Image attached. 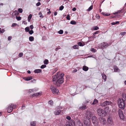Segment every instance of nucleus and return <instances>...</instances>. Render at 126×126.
I'll use <instances>...</instances> for the list:
<instances>
[{"mask_svg": "<svg viewBox=\"0 0 126 126\" xmlns=\"http://www.w3.org/2000/svg\"><path fill=\"white\" fill-rule=\"evenodd\" d=\"M64 74L62 73L60 75L59 73L58 72L56 75L53 76V81L54 84L58 86H59L63 81V77Z\"/></svg>", "mask_w": 126, "mask_h": 126, "instance_id": "nucleus-1", "label": "nucleus"}, {"mask_svg": "<svg viewBox=\"0 0 126 126\" xmlns=\"http://www.w3.org/2000/svg\"><path fill=\"white\" fill-rule=\"evenodd\" d=\"M118 104L119 107L121 109H124L125 107V103L124 100L121 98L118 100Z\"/></svg>", "mask_w": 126, "mask_h": 126, "instance_id": "nucleus-2", "label": "nucleus"}, {"mask_svg": "<svg viewBox=\"0 0 126 126\" xmlns=\"http://www.w3.org/2000/svg\"><path fill=\"white\" fill-rule=\"evenodd\" d=\"M97 114L100 116H106V113L103 109L101 108H99L97 109Z\"/></svg>", "mask_w": 126, "mask_h": 126, "instance_id": "nucleus-3", "label": "nucleus"}, {"mask_svg": "<svg viewBox=\"0 0 126 126\" xmlns=\"http://www.w3.org/2000/svg\"><path fill=\"white\" fill-rule=\"evenodd\" d=\"M92 121L94 126H98L99 122L96 117L93 116L92 118Z\"/></svg>", "mask_w": 126, "mask_h": 126, "instance_id": "nucleus-4", "label": "nucleus"}, {"mask_svg": "<svg viewBox=\"0 0 126 126\" xmlns=\"http://www.w3.org/2000/svg\"><path fill=\"white\" fill-rule=\"evenodd\" d=\"M83 123L85 126H90L91 122L90 119H88L84 118Z\"/></svg>", "mask_w": 126, "mask_h": 126, "instance_id": "nucleus-5", "label": "nucleus"}, {"mask_svg": "<svg viewBox=\"0 0 126 126\" xmlns=\"http://www.w3.org/2000/svg\"><path fill=\"white\" fill-rule=\"evenodd\" d=\"M16 107V106L14 104H11L10 105H9L7 108L8 112V113L11 112L13 109L15 108Z\"/></svg>", "mask_w": 126, "mask_h": 126, "instance_id": "nucleus-6", "label": "nucleus"}, {"mask_svg": "<svg viewBox=\"0 0 126 126\" xmlns=\"http://www.w3.org/2000/svg\"><path fill=\"white\" fill-rule=\"evenodd\" d=\"M93 115V114L91 111L89 110H87L86 113V117L85 118L88 119H90V118Z\"/></svg>", "mask_w": 126, "mask_h": 126, "instance_id": "nucleus-7", "label": "nucleus"}, {"mask_svg": "<svg viewBox=\"0 0 126 126\" xmlns=\"http://www.w3.org/2000/svg\"><path fill=\"white\" fill-rule=\"evenodd\" d=\"M100 123L103 125H105L106 123V121L105 118L100 117L98 118Z\"/></svg>", "mask_w": 126, "mask_h": 126, "instance_id": "nucleus-8", "label": "nucleus"}, {"mask_svg": "<svg viewBox=\"0 0 126 126\" xmlns=\"http://www.w3.org/2000/svg\"><path fill=\"white\" fill-rule=\"evenodd\" d=\"M51 89L53 94H58L59 90L56 89L55 87L52 86L51 87Z\"/></svg>", "mask_w": 126, "mask_h": 126, "instance_id": "nucleus-9", "label": "nucleus"}, {"mask_svg": "<svg viewBox=\"0 0 126 126\" xmlns=\"http://www.w3.org/2000/svg\"><path fill=\"white\" fill-rule=\"evenodd\" d=\"M112 103V102L110 101H107L101 103V106L103 107L111 104Z\"/></svg>", "mask_w": 126, "mask_h": 126, "instance_id": "nucleus-10", "label": "nucleus"}, {"mask_svg": "<svg viewBox=\"0 0 126 126\" xmlns=\"http://www.w3.org/2000/svg\"><path fill=\"white\" fill-rule=\"evenodd\" d=\"M109 46L108 43L105 42H103L100 44V46L102 49L106 48Z\"/></svg>", "mask_w": 126, "mask_h": 126, "instance_id": "nucleus-11", "label": "nucleus"}, {"mask_svg": "<svg viewBox=\"0 0 126 126\" xmlns=\"http://www.w3.org/2000/svg\"><path fill=\"white\" fill-rule=\"evenodd\" d=\"M119 115L120 118L122 119H124V117L123 113V111L120 109L118 110Z\"/></svg>", "mask_w": 126, "mask_h": 126, "instance_id": "nucleus-12", "label": "nucleus"}, {"mask_svg": "<svg viewBox=\"0 0 126 126\" xmlns=\"http://www.w3.org/2000/svg\"><path fill=\"white\" fill-rule=\"evenodd\" d=\"M107 121L108 123L110 126L112 125L113 124V121L112 118L110 116L108 117Z\"/></svg>", "mask_w": 126, "mask_h": 126, "instance_id": "nucleus-13", "label": "nucleus"}, {"mask_svg": "<svg viewBox=\"0 0 126 126\" xmlns=\"http://www.w3.org/2000/svg\"><path fill=\"white\" fill-rule=\"evenodd\" d=\"M122 99L124 101H126V94L125 93H123L122 94Z\"/></svg>", "mask_w": 126, "mask_h": 126, "instance_id": "nucleus-14", "label": "nucleus"}, {"mask_svg": "<svg viewBox=\"0 0 126 126\" xmlns=\"http://www.w3.org/2000/svg\"><path fill=\"white\" fill-rule=\"evenodd\" d=\"M89 68L88 67L86 66L85 65H84L83 66L82 69L84 71H86L88 70Z\"/></svg>", "mask_w": 126, "mask_h": 126, "instance_id": "nucleus-15", "label": "nucleus"}, {"mask_svg": "<svg viewBox=\"0 0 126 126\" xmlns=\"http://www.w3.org/2000/svg\"><path fill=\"white\" fill-rule=\"evenodd\" d=\"M61 110H55L54 112V114L56 115H59L61 112Z\"/></svg>", "mask_w": 126, "mask_h": 126, "instance_id": "nucleus-16", "label": "nucleus"}, {"mask_svg": "<svg viewBox=\"0 0 126 126\" xmlns=\"http://www.w3.org/2000/svg\"><path fill=\"white\" fill-rule=\"evenodd\" d=\"M76 126H82V124L80 121L79 120L77 123Z\"/></svg>", "mask_w": 126, "mask_h": 126, "instance_id": "nucleus-17", "label": "nucleus"}, {"mask_svg": "<svg viewBox=\"0 0 126 126\" xmlns=\"http://www.w3.org/2000/svg\"><path fill=\"white\" fill-rule=\"evenodd\" d=\"M114 69L115 72H119V70L116 66H114Z\"/></svg>", "mask_w": 126, "mask_h": 126, "instance_id": "nucleus-18", "label": "nucleus"}, {"mask_svg": "<svg viewBox=\"0 0 126 126\" xmlns=\"http://www.w3.org/2000/svg\"><path fill=\"white\" fill-rule=\"evenodd\" d=\"M19 14L18 11H16L13 12L12 16H17Z\"/></svg>", "mask_w": 126, "mask_h": 126, "instance_id": "nucleus-19", "label": "nucleus"}, {"mask_svg": "<svg viewBox=\"0 0 126 126\" xmlns=\"http://www.w3.org/2000/svg\"><path fill=\"white\" fill-rule=\"evenodd\" d=\"M102 77L103 79L105 81L106 79V75L104 73H103L102 74Z\"/></svg>", "mask_w": 126, "mask_h": 126, "instance_id": "nucleus-20", "label": "nucleus"}, {"mask_svg": "<svg viewBox=\"0 0 126 126\" xmlns=\"http://www.w3.org/2000/svg\"><path fill=\"white\" fill-rule=\"evenodd\" d=\"M32 79V77L31 76L28 77H26L24 78V79L26 81H29Z\"/></svg>", "mask_w": 126, "mask_h": 126, "instance_id": "nucleus-21", "label": "nucleus"}, {"mask_svg": "<svg viewBox=\"0 0 126 126\" xmlns=\"http://www.w3.org/2000/svg\"><path fill=\"white\" fill-rule=\"evenodd\" d=\"M41 93H35L33 94L32 95V96H38L41 95Z\"/></svg>", "mask_w": 126, "mask_h": 126, "instance_id": "nucleus-22", "label": "nucleus"}, {"mask_svg": "<svg viewBox=\"0 0 126 126\" xmlns=\"http://www.w3.org/2000/svg\"><path fill=\"white\" fill-rule=\"evenodd\" d=\"M41 71V70L40 69H35L34 71V72L35 73H39Z\"/></svg>", "mask_w": 126, "mask_h": 126, "instance_id": "nucleus-23", "label": "nucleus"}, {"mask_svg": "<svg viewBox=\"0 0 126 126\" xmlns=\"http://www.w3.org/2000/svg\"><path fill=\"white\" fill-rule=\"evenodd\" d=\"M36 123L35 121H33L31 122V126H36Z\"/></svg>", "mask_w": 126, "mask_h": 126, "instance_id": "nucleus-24", "label": "nucleus"}, {"mask_svg": "<svg viewBox=\"0 0 126 126\" xmlns=\"http://www.w3.org/2000/svg\"><path fill=\"white\" fill-rule=\"evenodd\" d=\"M32 15L31 14H30L29 16L28 17V22H30L31 18H32Z\"/></svg>", "mask_w": 126, "mask_h": 126, "instance_id": "nucleus-25", "label": "nucleus"}, {"mask_svg": "<svg viewBox=\"0 0 126 126\" xmlns=\"http://www.w3.org/2000/svg\"><path fill=\"white\" fill-rule=\"evenodd\" d=\"M86 106L85 105H83L81 107L79 108V109L81 110H84L86 109Z\"/></svg>", "mask_w": 126, "mask_h": 126, "instance_id": "nucleus-26", "label": "nucleus"}, {"mask_svg": "<svg viewBox=\"0 0 126 126\" xmlns=\"http://www.w3.org/2000/svg\"><path fill=\"white\" fill-rule=\"evenodd\" d=\"M98 102V100L96 99H95L94 100L93 102L92 103V104L94 105L95 104L97 103Z\"/></svg>", "mask_w": 126, "mask_h": 126, "instance_id": "nucleus-27", "label": "nucleus"}, {"mask_svg": "<svg viewBox=\"0 0 126 126\" xmlns=\"http://www.w3.org/2000/svg\"><path fill=\"white\" fill-rule=\"evenodd\" d=\"M34 38L33 36H31L29 37V40L31 41H32L34 40Z\"/></svg>", "mask_w": 126, "mask_h": 126, "instance_id": "nucleus-28", "label": "nucleus"}, {"mask_svg": "<svg viewBox=\"0 0 126 126\" xmlns=\"http://www.w3.org/2000/svg\"><path fill=\"white\" fill-rule=\"evenodd\" d=\"M48 63V61L47 59H45L44 61V63L45 64H47Z\"/></svg>", "mask_w": 126, "mask_h": 126, "instance_id": "nucleus-29", "label": "nucleus"}, {"mask_svg": "<svg viewBox=\"0 0 126 126\" xmlns=\"http://www.w3.org/2000/svg\"><path fill=\"white\" fill-rule=\"evenodd\" d=\"M119 23V21H117L116 22H112L111 23V24L112 25H115V24H118Z\"/></svg>", "mask_w": 126, "mask_h": 126, "instance_id": "nucleus-30", "label": "nucleus"}, {"mask_svg": "<svg viewBox=\"0 0 126 126\" xmlns=\"http://www.w3.org/2000/svg\"><path fill=\"white\" fill-rule=\"evenodd\" d=\"M93 29L94 30H96L99 29V27L97 26H95L93 28Z\"/></svg>", "mask_w": 126, "mask_h": 126, "instance_id": "nucleus-31", "label": "nucleus"}, {"mask_svg": "<svg viewBox=\"0 0 126 126\" xmlns=\"http://www.w3.org/2000/svg\"><path fill=\"white\" fill-rule=\"evenodd\" d=\"M70 23L72 24L75 25L76 24V22L75 21H71Z\"/></svg>", "mask_w": 126, "mask_h": 126, "instance_id": "nucleus-32", "label": "nucleus"}, {"mask_svg": "<svg viewBox=\"0 0 126 126\" xmlns=\"http://www.w3.org/2000/svg\"><path fill=\"white\" fill-rule=\"evenodd\" d=\"M93 6L92 5L89 8H88V9L87 10V11H90L93 8Z\"/></svg>", "mask_w": 126, "mask_h": 126, "instance_id": "nucleus-33", "label": "nucleus"}, {"mask_svg": "<svg viewBox=\"0 0 126 126\" xmlns=\"http://www.w3.org/2000/svg\"><path fill=\"white\" fill-rule=\"evenodd\" d=\"M79 46L78 45H74L73 46V48L74 49H77L78 48Z\"/></svg>", "mask_w": 126, "mask_h": 126, "instance_id": "nucleus-34", "label": "nucleus"}, {"mask_svg": "<svg viewBox=\"0 0 126 126\" xmlns=\"http://www.w3.org/2000/svg\"><path fill=\"white\" fill-rule=\"evenodd\" d=\"M25 31L27 32H28L30 30V28L29 27H27L25 28Z\"/></svg>", "mask_w": 126, "mask_h": 126, "instance_id": "nucleus-35", "label": "nucleus"}, {"mask_svg": "<svg viewBox=\"0 0 126 126\" xmlns=\"http://www.w3.org/2000/svg\"><path fill=\"white\" fill-rule=\"evenodd\" d=\"M58 33L60 34H62L63 33V31L62 30H60L58 32Z\"/></svg>", "mask_w": 126, "mask_h": 126, "instance_id": "nucleus-36", "label": "nucleus"}, {"mask_svg": "<svg viewBox=\"0 0 126 126\" xmlns=\"http://www.w3.org/2000/svg\"><path fill=\"white\" fill-rule=\"evenodd\" d=\"M46 67V65L44 64L42 65L41 66L40 68L42 69H43L44 68H45Z\"/></svg>", "mask_w": 126, "mask_h": 126, "instance_id": "nucleus-37", "label": "nucleus"}, {"mask_svg": "<svg viewBox=\"0 0 126 126\" xmlns=\"http://www.w3.org/2000/svg\"><path fill=\"white\" fill-rule=\"evenodd\" d=\"M64 7L62 5L59 8V10H62L64 8Z\"/></svg>", "mask_w": 126, "mask_h": 126, "instance_id": "nucleus-38", "label": "nucleus"}, {"mask_svg": "<svg viewBox=\"0 0 126 126\" xmlns=\"http://www.w3.org/2000/svg\"><path fill=\"white\" fill-rule=\"evenodd\" d=\"M62 109V108L61 106H59L56 107V109L57 110L59 109L61 110Z\"/></svg>", "mask_w": 126, "mask_h": 126, "instance_id": "nucleus-39", "label": "nucleus"}, {"mask_svg": "<svg viewBox=\"0 0 126 126\" xmlns=\"http://www.w3.org/2000/svg\"><path fill=\"white\" fill-rule=\"evenodd\" d=\"M48 103L50 105H52L53 104V102L52 101L50 100L49 101Z\"/></svg>", "mask_w": 126, "mask_h": 126, "instance_id": "nucleus-40", "label": "nucleus"}, {"mask_svg": "<svg viewBox=\"0 0 126 126\" xmlns=\"http://www.w3.org/2000/svg\"><path fill=\"white\" fill-rule=\"evenodd\" d=\"M23 10L21 8H19L18 9V11L20 13H22V12Z\"/></svg>", "mask_w": 126, "mask_h": 126, "instance_id": "nucleus-41", "label": "nucleus"}, {"mask_svg": "<svg viewBox=\"0 0 126 126\" xmlns=\"http://www.w3.org/2000/svg\"><path fill=\"white\" fill-rule=\"evenodd\" d=\"M16 19L18 20H20L21 19V17L20 16H16Z\"/></svg>", "mask_w": 126, "mask_h": 126, "instance_id": "nucleus-42", "label": "nucleus"}, {"mask_svg": "<svg viewBox=\"0 0 126 126\" xmlns=\"http://www.w3.org/2000/svg\"><path fill=\"white\" fill-rule=\"evenodd\" d=\"M126 34V32H122L120 33V34L122 35H124Z\"/></svg>", "mask_w": 126, "mask_h": 126, "instance_id": "nucleus-43", "label": "nucleus"}, {"mask_svg": "<svg viewBox=\"0 0 126 126\" xmlns=\"http://www.w3.org/2000/svg\"><path fill=\"white\" fill-rule=\"evenodd\" d=\"M66 19L68 20H69L70 19V16L69 15H68L66 17Z\"/></svg>", "mask_w": 126, "mask_h": 126, "instance_id": "nucleus-44", "label": "nucleus"}, {"mask_svg": "<svg viewBox=\"0 0 126 126\" xmlns=\"http://www.w3.org/2000/svg\"><path fill=\"white\" fill-rule=\"evenodd\" d=\"M5 31V30L4 29H0V32L1 33H3Z\"/></svg>", "mask_w": 126, "mask_h": 126, "instance_id": "nucleus-45", "label": "nucleus"}, {"mask_svg": "<svg viewBox=\"0 0 126 126\" xmlns=\"http://www.w3.org/2000/svg\"><path fill=\"white\" fill-rule=\"evenodd\" d=\"M23 53H22L21 52V53H20L19 54L18 56L19 57H22L23 56Z\"/></svg>", "mask_w": 126, "mask_h": 126, "instance_id": "nucleus-46", "label": "nucleus"}, {"mask_svg": "<svg viewBox=\"0 0 126 126\" xmlns=\"http://www.w3.org/2000/svg\"><path fill=\"white\" fill-rule=\"evenodd\" d=\"M78 45H79V46H83V45H82V43L81 42L78 43Z\"/></svg>", "mask_w": 126, "mask_h": 126, "instance_id": "nucleus-47", "label": "nucleus"}, {"mask_svg": "<svg viewBox=\"0 0 126 126\" xmlns=\"http://www.w3.org/2000/svg\"><path fill=\"white\" fill-rule=\"evenodd\" d=\"M29 33L30 34H32L33 33V30H32L29 31Z\"/></svg>", "mask_w": 126, "mask_h": 126, "instance_id": "nucleus-48", "label": "nucleus"}, {"mask_svg": "<svg viewBox=\"0 0 126 126\" xmlns=\"http://www.w3.org/2000/svg\"><path fill=\"white\" fill-rule=\"evenodd\" d=\"M12 38V36H10L8 37V40L9 41L11 40Z\"/></svg>", "mask_w": 126, "mask_h": 126, "instance_id": "nucleus-49", "label": "nucleus"}, {"mask_svg": "<svg viewBox=\"0 0 126 126\" xmlns=\"http://www.w3.org/2000/svg\"><path fill=\"white\" fill-rule=\"evenodd\" d=\"M17 25V24L16 23H13L11 26L12 27H14L16 26Z\"/></svg>", "mask_w": 126, "mask_h": 126, "instance_id": "nucleus-50", "label": "nucleus"}, {"mask_svg": "<svg viewBox=\"0 0 126 126\" xmlns=\"http://www.w3.org/2000/svg\"><path fill=\"white\" fill-rule=\"evenodd\" d=\"M91 51H93L94 52H95V49L92 48L91 49Z\"/></svg>", "mask_w": 126, "mask_h": 126, "instance_id": "nucleus-51", "label": "nucleus"}, {"mask_svg": "<svg viewBox=\"0 0 126 126\" xmlns=\"http://www.w3.org/2000/svg\"><path fill=\"white\" fill-rule=\"evenodd\" d=\"M66 119L69 120H70L71 119L70 117L69 116H67L66 117Z\"/></svg>", "mask_w": 126, "mask_h": 126, "instance_id": "nucleus-52", "label": "nucleus"}, {"mask_svg": "<svg viewBox=\"0 0 126 126\" xmlns=\"http://www.w3.org/2000/svg\"><path fill=\"white\" fill-rule=\"evenodd\" d=\"M41 4V3L40 2H38L36 4V5L37 6H39Z\"/></svg>", "mask_w": 126, "mask_h": 126, "instance_id": "nucleus-53", "label": "nucleus"}, {"mask_svg": "<svg viewBox=\"0 0 126 126\" xmlns=\"http://www.w3.org/2000/svg\"><path fill=\"white\" fill-rule=\"evenodd\" d=\"M96 17L98 19H99L100 18L99 16L98 15H96Z\"/></svg>", "mask_w": 126, "mask_h": 126, "instance_id": "nucleus-54", "label": "nucleus"}, {"mask_svg": "<svg viewBox=\"0 0 126 126\" xmlns=\"http://www.w3.org/2000/svg\"><path fill=\"white\" fill-rule=\"evenodd\" d=\"M30 28L31 29H32L33 28V25H31L30 26Z\"/></svg>", "mask_w": 126, "mask_h": 126, "instance_id": "nucleus-55", "label": "nucleus"}, {"mask_svg": "<svg viewBox=\"0 0 126 126\" xmlns=\"http://www.w3.org/2000/svg\"><path fill=\"white\" fill-rule=\"evenodd\" d=\"M77 69H75L73 71V72L75 73L77 72Z\"/></svg>", "mask_w": 126, "mask_h": 126, "instance_id": "nucleus-56", "label": "nucleus"}, {"mask_svg": "<svg viewBox=\"0 0 126 126\" xmlns=\"http://www.w3.org/2000/svg\"><path fill=\"white\" fill-rule=\"evenodd\" d=\"M99 32V31H96L95 33H94V34H98Z\"/></svg>", "mask_w": 126, "mask_h": 126, "instance_id": "nucleus-57", "label": "nucleus"}, {"mask_svg": "<svg viewBox=\"0 0 126 126\" xmlns=\"http://www.w3.org/2000/svg\"><path fill=\"white\" fill-rule=\"evenodd\" d=\"M60 48L59 47H57L55 48V50L56 51H57L58 49H60Z\"/></svg>", "mask_w": 126, "mask_h": 126, "instance_id": "nucleus-58", "label": "nucleus"}, {"mask_svg": "<svg viewBox=\"0 0 126 126\" xmlns=\"http://www.w3.org/2000/svg\"><path fill=\"white\" fill-rule=\"evenodd\" d=\"M76 9L75 8H74L72 9V10L73 11H75L76 10Z\"/></svg>", "mask_w": 126, "mask_h": 126, "instance_id": "nucleus-59", "label": "nucleus"}, {"mask_svg": "<svg viewBox=\"0 0 126 126\" xmlns=\"http://www.w3.org/2000/svg\"><path fill=\"white\" fill-rule=\"evenodd\" d=\"M106 14V15H105V16H109L110 15V14L108 13H107L106 14Z\"/></svg>", "mask_w": 126, "mask_h": 126, "instance_id": "nucleus-60", "label": "nucleus"}, {"mask_svg": "<svg viewBox=\"0 0 126 126\" xmlns=\"http://www.w3.org/2000/svg\"><path fill=\"white\" fill-rule=\"evenodd\" d=\"M33 91V89H30L29 90V92L30 93H31Z\"/></svg>", "mask_w": 126, "mask_h": 126, "instance_id": "nucleus-61", "label": "nucleus"}, {"mask_svg": "<svg viewBox=\"0 0 126 126\" xmlns=\"http://www.w3.org/2000/svg\"><path fill=\"white\" fill-rule=\"evenodd\" d=\"M23 23L24 24H26L27 23L25 21H23Z\"/></svg>", "mask_w": 126, "mask_h": 126, "instance_id": "nucleus-62", "label": "nucleus"}, {"mask_svg": "<svg viewBox=\"0 0 126 126\" xmlns=\"http://www.w3.org/2000/svg\"><path fill=\"white\" fill-rule=\"evenodd\" d=\"M57 12H55L54 13V16H56L57 14Z\"/></svg>", "mask_w": 126, "mask_h": 126, "instance_id": "nucleus-63", "label": "nucleus"}, {"mask_svg": "<svg viewBox=\"0 0 126 126\" xmlns=\"http://www.w3.org/2000/svg\"><path fill=\"white\" fill-rule=\"evenodd\" d=\"M65 126H71L69 124H67Z\"/></svg>", "mask_w": 126, "mask_h": 126, "instance_id": "nucleus-64", "label": "nucleus"}]
</instances>
